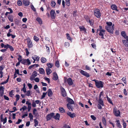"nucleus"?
Instances as JSON below:
<instances>
[{
  "label": "nucleus",
  "mask_w": 128,
  "mask_h": 128,
  "mask_svg": "<svg viewBox=\"0 0 128 128\" xmlns=\"http://www.w3.org/2000/svg\"><path fill=\"white\" fill-rule=\"evenodd\" d=\"M46 71L47 75L50 74L52 72V71L51 69L48 68H46Z\"/></svg>",
  "instance_id": "18"
},
{
  "label": "nucleus",
  "mask_w": 128,
  "mask_h": 128,
  "mask_svg": "<svg viewBox=\"0 0 128 128\" xmlns=\"http://www.w3.org/2000/svg\"><path fill=\"white\" fill-rule=\"evenodd\" d=\"M25 50L26 51V56H28L29 55L30 52L28 51V49L27 48H26L25 49Z\"/></svg>",
  "instance_id": "55"
},
{
  "label": "nucleus",
  "mask_w": 128,
  "mask_h": 128,
  "mask_svg": "<svg viewBox=\"0 0 128 128\" xmlns=\"http://www.w3.org/2000/svg\"><path fill=\"white\" fill-rule=\"evenodd\" d=\"M34 122L35 123L34 126L35 127H36L38 126V121L36 119H34Z\"/></svg>",
  "instance_id": "47"
},
{
  "label": "nucleus",
  "mask_w": 128,
  "mask_h": 128,
  "mask_svg": "<svg viewBox=\"0 0 128 128\" xmlns=\"http://www.w3.org/2000/svg\"><path fill=\"white\" fill-rule=\"evenodd\" d=\"M41 62L42 63H44L46 61V58L44 57H42L41 59Z\"/></svg>",
  "instance_id": "34"
},
{
  "label": "nucleus",
  "mask_w": 128,
  "mask_h": 128,
  "mask_svg": "<svg viewBox=\"0 0 128 128\" xmlns=\"http://www.w3.org/2000/svg\"><path fill=\"white\" fill-rule=\"evenodd\" d=\"M55 66L57 68H59L60 66V63L58 60H56L55 63Z\"/></svg>",
  "instance_id": "31"
},
{
  "label": "nucleus",
  "mask_w": 128,
  "mask_h": 128,
  "mask_svg": "<svg viewBox=\"0 0 128 128\" xmlns=\"http://www.w3.org/2000/svg\"><path fill=\"white\" fill-rule=\"evenodd\" d=\"M17 4L19 6H21L22 5V3L21 1L19 0L18 1Z\"/></svg>",
  "instance_id": "44"
},
{
  "label": "nucleus",
  "mask_w": 128,
  "mask_h": 128,
  "mask_svg": "<svg viewBox=\"0 0 128 128\" xmlns=\"http://www.w3.org/2000/svg\"><path fill=\"white\" fill-rule=\"evenodd\" d=\"M59 111L61 113H63L65 112V111L63 108L60 107L59 109Z\"/></svg>",
  "instance_id": "29"
},
{
  "label": "nucleus",
  "mask_w": 128,
  "mask_h": 128,
  "mask_svg": "<svg viewBox=\"0 0 128 128\" xmlns=\"http://www.w3.org/2000/svg\"><path fill=\"white\" fill-rule=\"evenodd\" d=\"M4 88L3 86H1L0 87V94L2 96L4 94Z\"/></svg>",
  "instance_id": "22"
},
{
  "label": "nucleus",
  "mask_w": 128,
  "mask_h": 128,
  "mask_svg": "<svg viewBox=\"0 0 128 128\" xmlns=\"http://www.w3.org/2000/svg\"><path fill=\"white\" fill-rule=\"evenodd\" d=\"M28 86L29 88L30 89H31L32 87V84H31L29 83H28Z\"/></svg>",
  "instance_id": "60"
},
{
  "label": "nucleus",
  "mask_w": 128,
  "mask_h": 128,
  "mask_svg": "<svg viewBox=\"0 0 128 128\" xmlns=\"http://www.w3.org/2000/svg\"><path fill=\"white\" fill-rule=\"evenodd\" d=\"M48 96L50 97L52 96V90L50 89H49L48 91Z\"/></svg>",
  "instance_id": "20"
},
{
  "label": "nucleus",
  "mask_w": 128,
  "mask_h": 128,
  "mask_svg": "<svg viewBox=\"0 0 128 128\" xmlns=\"http://www.w3.org/2000/svg\"><path fill=\"white\" fill-rule=\"evenodd\" d=\"M66 37L67 39L70 40V41H72V38L70 37V36L68 34H66Z\"/></svg>",
  "instance_id": "26"
},
{
  "label": "nucleus",
  "mask_w": 128,
  "mask_h": 128,
  "mask_svg": "<svg viewBox=\"0 0 128 128\" xmlns=\"http://www.w3.org/2000/svg\"><path fill=\"white\" fill-rule=\"evenodd\" d=\"M86 20L92 26L93 25V20H90L88 17H87V18H86Z\"/></svg>",
  "instance_id": "14"
},
{
  "label": "nucleus",
  "mask_w": 128,
  "mask_h": 128,
  "mask_svg": "<svg viewBox=\"0 0 128 128\" xmlns=\"http://www.w3.org/2000/svg\"><path fill=\"white\" fill-rule=\"evenodd\" d=\"M4 99L6 100H9V98L8 96H6V95H4Z\"/></svg>",
  "instance_id": "64"
},
{
  "label": "nucleus",
  "mask_w": 128,
  "mask_h": 128,
  "mask_svg": "<svg viewBox=\"0 0 128 128\" xmlns=\"http://www.w3.org/2000/svg\"><path fill=\"white\" fill-rule=\"evenodd\" d=\"M67 82L68 84L69 85H72L73 84V82L72 79L70 78H69L67 79Z\"/></svg>",
  "instance_id": "12"
},
{
  "label": "nucleus",
  "mask_w": 128,
  "mask_h": 128,
  "mask_svg": "<svg viewBox=\"0 0 128 128\" xmlns=\"http://www.w3.org/2000/svg\"><path fill=\"white\" fill-rule=\"evenodd\" d=\"M123 44L125 46L128 47V42L125 40H122Z\"/></svg>",
  "instance_id": "28"
},
{
  "label": "nucleus",
  "mask_w": 128,
  "mask_h": 128,
  "mask_svg": "<svg viewBox=\"0 0 128 128\" xmlns=\"http://www.w3.org/2000/svg\"><path fill=\"white\" fill-rule=\"evenodd\" d=\"M10 50L11 51H13L14 50V49L13 47L10 45L9 48Z\"/></svg>",
  "instance_id": "52"
},
{
  "label": "nucleus",
  "mask_w": 128,
  "mask_h": 128,
  "mask_svg": "<svg viewBox=\"0 0 128 128\" xmlns=\"http://www.w3.org/2000/svg\"><path fill=\"white\" fill-rule=\"evenodd\" d=\"M51 6L52 7L56 5V3L55 2L53 1H52L51 3Z\"/></svg>",
  "instance_id": "40"
},
{
  "label": "nucleus",
  "mask_w": 128,
  "mask_h": 128,
  "mask_svg": "<svg viewBox=\"0 0 128 128\" xmlns=\"http://www.w3.org/2000/svg\"><path fill=\"white\" fill-rule=\"evenodd\" d=\"M8 18L9 20L11 22H13V18L12 17V16L11 15L9 16Z\"/></svg>",
  "instance_id": "33"
},
{
  "label": "nucleus",
  "mask_w": 128,
  "mask_h": 128,
  "mask_svg": "<svg viewBox=\"0 0 128 128\" xmlns=\"http://www.w3.org/2000/svg\"><path fill=\"white\" fill-rule=\"evenodd\" d=\"M116 124L117 126L119 128H120L121 127V126L120 124V122L118 120H116Z\"/></svg>",
  "instance_id": "39"
},
{
  "label": "nucleus",
  "mask_w": 128,
  "mask_h": 128,
  "mask_svg": "<svg viewBox=\"0 0 128 128\" xmlns=\"http://www.w3.org/2000/svg\"><path fill=\"white\" fill-rule=\"evenodd\" d=\"M34 57L37 61H39L40 58L38 57V56L36 55H34Z\"/></svg>",
  "instance_id": "45"
},
{
  "label": "nucleus",
  "mask_w": 128,
  "mask_h": 128,
  "mask_svg": "<svg viewBox=\"0 0 128 128\" xmlns=\"http://www.w3.org/2000/svg\"><path fill=\"white\" fill-rule=\"evenodd\" d=\"M53 79L55 80H57L58 78V77L57 74L56 72H54L53 74Z\"/></svg>",
  "instance_id": "13"
},
{
  "label": "nucleus",
  "mask_w": 128,
  "mask_h": 128,
  "mask_svg": "<svg viewBox=\"0 0 128 128\" xmlns=\"http://www.w3.org/2000/svg\"><path fill=\"white\" fill-rule=\"evenodd\" d=\"M26 95L28 96H30L31 95V94L30 91L28 90L26 92Z\"/></svg>",
  "instance_id": "49"
},
{
  "label": "nucleus",
  "mask_w": 128,
  "mask_h": 128,
  "mask_svg": "<svg viewBox=\"0 0 128 128\" xmlns=\"http://www.w3.org/2000/svg\"><path fill=\"white\" fill-rule=\"evenodd\" d=\"M60 88L62 96L64 97L66 96V94L65 89L62 87H60Z\"/></svg>",
  "instance_id": "11"
},
{
  "label": "nucleus",
  "mask_w": 128,
  "mask_h": 128,
  "mask_svg": "<svg viewBox=\"0 0 128 128\" xmlns=\"http://www.w3.org/2000/svg\"><path fill=\"white\" fill-rule=\"evenodd\" d=\"M121 34L124 38H125L126 37V34L125 32L124 31H122V32Z\"/></svg>",
  "instance_id": "38"
},
{
  "label": "nucleus",
  "mask_w": 128,
  "mask_h": 128,
  "mask_svg": "<svg viewBox=\"0 0 128 128\" xmlns=\"http://www.w3.org/2000/svg\"><path fill=\"white\" fill-rule=\"evenodd\" d=\"M50 13L51 18L52 19H54L56 15L55 10H52Z\"/></svg>",
  "instance_id": "7"
},
{
  "label": "nucleus",
  "mask_w": 128,
  "mask_h": 128,
  "mask_svg": "<svg viewBox=\"0 0 128 128\" xmlns=\"http://www.w3.org/2000/svg\"><path fill=\"white\" fill-rule=\"evenodd\" d=\"M7 9L8 10L10 11V12H9L11 14L13 13V11L11 8H7Z\"/></svg>",
  "instance_id": "56"
},
{
  "label": "nucleus",
  "mask_w": 128,
  "mask_h": 128,
  "mask_svg": "<svg viewBox=\"0 0 128 128\" xmlns=\"http://www.w3.org/2000/svg\"><path fill=\"white\" fill-rule=\"evenodd\" d=\"M70 46V44L69 42H66L65 43V46L66 48L69 47Z\"/></svg>",
  "instance_id": "54"
},
{
  "label": "nucleus",
  "mask_w": 128,
  "mask_h": 128,
  "mask_svg": "<svg viewBox=\"0 0 128 128\" xmlns=\"http://www.w3.org/2000/svg\"><path fill=\"white\" fill-rule=\"evenodd\" d=\"M96 85L98 88L103 87L104 83L100 81H96Z\"/></svg>",
  "instance_id": "2"
},
{
  "label": "nucleus",
  "mask_w": 128,
  "mask_h": 128,
  "mask_svg": "<svg viewBox=\"0 0 128 128\" xmlns=\"http://www.w3.org/2000/svg\"><path fill=\"white\" fill-rule=\"evenodd\" d=\"M22 28L24 29H26L27 28V26L25 24H22Z\"/></svg>",
  "instance_id": "62"
},
{
  "label": "nucleus",
  "mask_w": 128,
  "mask_h": 128,
  "mask_svg": "<svg viewBox=\"0 0 128 128\" xmlns=\"http://www.w3.org/2000/svg\"><path fill=\"white\" fill-rule=\"evenodd\" d=\"M16 101L17 102L20 98V96L18 94H16Z\"/></svg>",
  "instance_id": "42"
},
{
  "label": "nucleus",
  "mask_w": 128,
  "mask_h": 128,
  "mask_svg": "<svg viewBox=\"0 0 128 128\" xmlns=\"http://www.w3.org/2000/svg\"><path fill=\"white\" fill-rule=\"evenodd\" d=\"M90 117L92 118L94 120H95L96 119V117L94 115H92L90 116Z\"/></svg>",
  "instance_id": "61"
},
{
  "label": "nucleus",
  "mask_w": 128,
  "mask_h": 128,
  "mask_svg": "<svg viewBox=\"0 0 128 128\" xmlns=\"http://www.w3.org/2000/svg\"><path fill=\"white\" fill-rule=\"evenodd\" d=\"M54 115V113H50L47 115L46 116V118L47 121L50 120Z\"/></svg>",
  "instance_id": "8"
},
{
  "label": "nucleus",
  "mask_w": 128,
  "mask_h": 128,
  "mask_svg": "<svg viewBox=\"0 0 128 128\" xmlns=\"http://www.w3.org/2000/svg\"><path fill=\"white\" fill-rule=\"evenodd\" d=\"M60 118V115L58 113H57L55 116H54L53 118L56 120H59Z\"/></svg>",
  "instance_id": "19"
},
{
  "label": "nucleus",
  "mask_w": 128,
  "mask_h": 128,
  "mask_svg": "<svg viewBox=\"0 0 128 128\" xmlns=\"http://www.w3.org/2000/svg\"><path fill=\"white\" fill-rule=\"evenodd\" d=\"M122 122L124 128H126V124L124 120H122Z\"/></svg>",
  "instance_id": "48"
},
{
  "label": "nucleus",
  "mask_w": 128,
  "mask_h": 128,
  "mask_svg": "<svg viewBox=\"0 0 128 128\" xmlns=\"http://www.w3.org/2000/svg\"><path fill=\"white\" fill-rule=\"evenodd\" d=\"M106 26L105 27V28L108 32L113 34L114 30V24H112V23L111 22H106Z\"/></svg>",
  "instance_id": "1"
},
{
  "label": "nucleus",
  "mask_w": 128,
  "mask_h": 128,
  "mask_svg": "<svg viewBox=\"0 0 128 128\" xmlns=\"http://www.w3.org/2000/svg\"><path fill=\"white\" fill-rule=\"evenodd\" d=\"M112 9L114 10H116L117 8L115 4H112L111 7Z\"/></svg>",
  "instance_id": "35"
},
{
  "label": "nucleus",
  "mask_w": 128,
  "mask_h": 128,
  "mask_svg": "<svg viewBox=\"0 0 128 128\" xmlns=\"http://www.w3.org/2000/svg\"><path fill=\"white\" fill-rule=\"evenodd\" d=\"M15 73L16 74H17L18 75H21V74H20L19 73V70L18 69H15Z\"/></svg>",
  "instance_id": "58"
},
{
  "label": "nucleus",
  "mask_w": 128,
  "mask_h": 128,
  "mask_svg": "<svg viewBox=\"0 0 128 128\" xmlns=\"http://www.w3.org/2000/svg\"><path fill=\"white\" fill-rule=\"evenodd\" d=\"M1 121L3 122V123L4 124L6 123V122L7 121V118L6 117H5V118H3L2 120H1Z\"/></svg>",
  "instance_id": "37"
},
{
  "label": "nucleus",
  "mask_w": 128,
  "mask_h": 128,
  "mask_svg": "<svg viewBox=\"0 0 128 128\" xmlns=\"http://www.w3.org/2000/svg\"><path fill=\"white\" fill-rule=\"evenodd\" d=\"M79 28L80 30V31H83L84 34L86 33V29L84 26H80Z\"/></svg>",
  "instance_id": "16"
},
{
  "label": "nucleus",
  "mask_w": 128,
  "mask_h": 128,
  "mask_svg": "<svg viewBox=\"0 0 128 128\" xmlns=\"http://www.w3.org/2000/svg\"><path fill=\"white\" fill-rule=\"evenodd\" d=\"M113 112L114 115L118 117L120 116V112L119 110H118L116 108H114L113 109Z\"/></svg>",
  "instance_id": "3"
},
{
  "label": "nucleus",
  "mask_w": 128,
  "mask_h": 128,
  "mask_svg": "<svg viewBox=\"0 0 128 128\" xmlns=\"http://www.w3.org/2000/svg\"><path fill=\"white\" fill-rule=\"evenodd\" d=\"M18 62H21L22 61V57L21 56H19V57L18 58Z\"/></svg>",
  "instance_id": "59"
},
{
  "label": "nucleus",
  "mask_w": 128,
  "mask_h": 128,
  "mask_svg": "<svg viewBox=\"0 0 128 128\" xmlns=\"http://www.w3.org/2000/svg\"><path fill=\"white\" fill-rule=\"evenodd\" d=\"M67 114L70 117L72 118H73L75 116L74 114H72L71 112H67Z\"/></svg>",
  "instance_id": "23"
},
{
  "label": "nucleus",
  "mask_w": 128,
  "mask_h": 128,
  "mask_svg": "<svg viewBox=\"0 0 128 128\" xmlns=\"http://www.w3.org/2000/svg\"><path fill=\"white\" fill-rule=\"evenodd\" d=\"M4 67L3 66H0V71H2V70L4 68Z\"/></svg>",
  "instance_id": "63"
},
{
  "label": "nucleus",
  "mask_w": 128,
  "mask_h": 128,
  "mask_svg": "<svg viewBox=\"0 0 128 128\" xmlns=\"http://www.w3.org/2000/svg\"><path fill=\"white\" fill-rule=\"evenodd\" d=\"M103 96V92H100V96L99 98H102Z\"/></svg>",
  "instance_id": "46"
},
{
  "label": "nucleus",
  "mask_w": 128,
  "mask_h": 128,
  "mask_svg": "<svg viewBox=\"0 0 128 128\" xmlns=\"http://www.w3.org/2000/svg\"><path fill=\"white\" fill-rule=\"evenodd\" d=\"M126 78L125 77H123L122 79V80L123 82H124L125 84H126Z\"/></svg>",
  "instance_id": "53"
},
{
  "label": "nucleus",
  "mask_w": 128,
  "mask_h": 128,
  "mask_svg": "<svg viewBox=\"0 0 128 128\" xmlns=\"http://www.w3.org/2000/svg\"><path fill=\"white\" fill-rule=\"evenodd\" d=\"M47 92L45 93V92H43L42 93V96L41 98V99H42L44 98L45 96L46 95V94Z\"/></svg>",
  "instance_id": "43"
},
{
  "label": "nucleus",
  "mask_w": 128,
  "mask_h": 128,
  "mask_svg": "<svg viewBox=\"0 0 128 128\" xmlns=\"http://www.w3.org/2000/svg\"><path fill=\"white\" fill-rule=\"evenodd\" d=\"M35 82H38L40 81V79L38 78H34V80Z\"/></svg>",
  "instance_id": "51"
},
{
  "label": "nucleus",
  "mask_w": 128,
  "mask_h": 128,
  "mask_svg": "<svg viewBox=\"0 0 128 128\" xmlns=\"http://www.w3.org/2000/svg\"><path fill=\"white\" fill-rule=\"evenodd\" d=\"M26 40L28 48H32L33 46V44L30 39L29 38H28Z\"/></svg>",
  "instance_id": "5"
},
{
  "label": "nucleus",
  "mask_w": 128,
  "mask_h": 128,
  "mask_svg": "<svg viewBox=\"0 0 128 128\" xmlns=\"http://www.w3.org/2000/svg\"><path fill=\"white\" fill-rule=\"evenodd\" d=\"M102 121L104 125V126H106V119L104 117H103L102 118Z\"/></svg>",
  "instance_id": "32"
},
{
  "label": "nucleus",
  "mask_w": 128,
  "mask_h": 128,
  "mask_svg": "<svg viewBox=\"0 0 128 128\" xmlns=\"http://www.w3.org/2000/svg\"><path fill=\"white\" fill-rule=\"evenodd\" d=\"M70 0H66V4L68 6H69L70 5Z\"/></svg>",
  "instance_id": "41"
},
{
  "label": "nucleus",
  "mask_w": 128,
  "mask_h": 128,
  "mask_svg": "<svg viewBox=\"0 0 128 128\" xmlns=\"http://www.w3.org/2000/svg\"><path fill=\"white\" fill-rule=\"evenodd\" d=\"M14 90H12L9 92V95L10 97H12V96H14L13 93H14Z\"/></svg>",
  "instance_id": "36"
},
{
  "label": "nucleus",
  "mask_w": 128,
  "mask_h": 128,
  "mask_svg": "<svg viewBox=\"0 0 128 128\" xmlns=\"http://www.w3.org/2000/svg\"><path fill=\"white\" fill-rule=\"evenodd\" d=\"M67 101L68 102L71 104H73L74 103V101L71 98H67Z\"/></svg>",
  "instance_id": "21"
},
{
  "label": "nucleus",
  "mask_w": 128,
  "mask_h": 128,
  "mask_svg": "<svg viewBox=\"0 0 128 128\" xmlns=\"http://www.w3.org/2000/svg\"><path fill=\"white\" fill-rule=\"evenodd\" d=\"M34 40L36 42L38 41L39 40V38L36 36H34Z\"/></svg>",
  "instance_id": "50"
},
{
  "label": "nucleus",
  "mask_w": 128,
  "mask_h": 128,
  "mask_svg": "<svg viewBox=\"0 0 128 128\" xmlns=\"http://www.w3.org/2000/svg\"><path fill=\"white\" fill-rule=\"evenodd\" d=\"M39 73L40 74H44L45 73L44 70L42 68H40L39 69Z\"/></svg>",
  "instance_id": "17"
},
{
  "label": "nucleus",
  "mask_w": 128,
  "mask_h": 128,
  "mask_svg": "<svg viewBox=\"0 0 128 128\" xmlns=\"http://www.w3.org/2000/svg\"><path fill=\"white\" fill-rule=\"evenodd\" d=\"M94 14L95 16L98 18H99L101 16V14L99 10L96 9L94 10Z\"/></svg>",
  "instance_id": "4"
},
{
  "label": "nucleus",
  "mask_w": 128,
  "mask_h": 128,
  "mask_svg": "<svg viewBox=\"0 0 128 128\" xmlns=\"http://www.w3.org/2000/svg\"><path fill=\"white\" fill-rule=\"evenodd\" d=\"M36 20L40 24H42V21L40 17H38L36 19Z\"/></svg>",
  "instance_id": "24"
},
{
  "label": "nucleus",
  "mask_w": 128,
  "mask_h": 128,
  "mask_svg": "<svg viewBox=\"0 0 128 128\" xmlns=\"http://www.w3.org/2000/svg\"><path fill=\"white\" fill-rule=\"evenodd\" d=\"M46 65L48 66V68H52L53 67L54 64L52 63L48 62L46 64Z\"/></svg>",
  "instance_id": "25"
},
{
  "label": "nucleus",
  "mask_w": 128,
  "mask_h": 128,
  "mask_svg": "<svg viewBox=\"0 0 128 128\" xmlns=\"http://www.w3.org/2000/svg\"><path fill=\"white\" fill-rule=\"evenodd\" d=\"M37 76V73L36 71H34L32 75L30 78V79L31 81H32L34 80V78Z\"/></svg>",
  "instance_id": "6"
},
{
  "label": "nucleus",
  "mask_w": 128,
  "mask_h": 128,
  "mask_svg": "<svg viewBox=\"0 0 128 128\" xmlns=\"http://www.w3.org/2000/svg\"><path fill=\"white\" fill-rule=\"evenodd\" d=\"M98 103L102 106H104L103 101L102 100V98H99L98 101Z\"/></svg>",
  "instance_id": "27"
},
{
  "label": "nucleus",
  "mask_w": 128,
  "mask_h": 128,
  "mask_svg": "<svg viewBox=\"0 0 128 128\" xmlns=\"http://www.w3.org/2000/svg\"><path fill=\"white\" fill-rule=\"evenodd\" d=\"M80 72L82 74L87 77H88L90 76V75L89 74L86 72L82 70H80Z\"/></svg>",
  "instance_id": "9"
},
{
  "label": "nucleus",
  "mask_w": 128,
  "mask_h": 128,
  "mask_svg": "<svg viewBox=\"0 0 128 128\" xmlns=\"http://www.w3.org/2000/svg\"><path fill=\"white\" fill-rule=\"evenodd\" d=\"M22 2L24 5L25 6H27L30 4L29 0H23Z\"/></svg>",
  "instance_id": "10"
},
{
  "label": "nucleus",
  "mask_w": 128,
  "mask_h": 128,
  "mask_svg": "<svg viewBox=\"0 0 128 128\" xmlns=\"http://www.w3.org/2000/svg\"><path fill=\"white\" fill-rule=\"evenodd\" d=\"M68 108L70 111H72V106L70 104H67Z\"/></svg>",
  "instance_id": "30"
},
{
  "label": "nucleus",
  "mask_w": 128,
  "mask_h": 128,
  "mask_svg": "<svg viewBox=\"0 0 128 128\" xmlns=\"http://www.w3.org/2000/svg\"><path fill=\"white\" fill-rule=\"evenodd\" d=\"M105 30H103L102 31H100V33L99 34V35L101 36V38H104V35L105 34L104 32Z\"/></svg>",
  "instance_id": "15"
},
{
  "label": "nucleus",
  "mask_w": 128,
  "mask_h": 128,
  "mask_svg": "<svg viewBox=\"0 0 128 128\" xmlns=\"http://www.w3.org/2000/svg\"><path fill=\"white\" fill-rule=\"evenodd\" d=\"M32 106L33 107H35L36 106V103L35 102L33 101L32 102Z\"/></svg>",
  "instance_id": "57"
}]
</instances>
